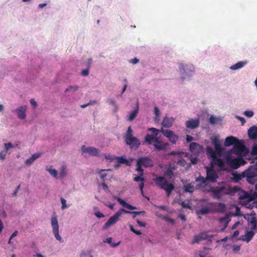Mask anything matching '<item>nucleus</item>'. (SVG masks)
<instances>
[{
    "label": "nucleus",
    "mask_w": 257,
    "mask_h": 257,
    "mask_svg": "<svg viewBox=\"0 0 257 257\" xmlns=\"http://www.w3.org/2000/svg\"><path fill=\"white\" fill-rule=\"evenodd\" d=\"M238 189L236 186L231 187L228 184L222 182L216 187H211L207 192L211 193V196L214 199L220 200L225 195L233 196Z\"/></svg>",
    "instance_id": "f257e3e1"
},
{
    "label": "nucleus",
    "mask_w": 257,
    "mask_h": 257,
    "mask_svg": "<svg viewBox=\"0 0 257 257\" xmlns=\"http://www.w3.org/2000/svg\"><path fill=\"white\" fill-rule=\"evenodd\" d=\"M234 180L237 182L243 178L250 184H254L257 181V164L249 167L241 174H233Z\"/></svg>",
    "instance_id": "f03ea898"
},
{
    "label": "nucleus",
    "mask_w": 257,
    "mask_h": 257,
    "mask_svg": "<svg viewBox=\"0 0 257 257\" xmlns=\"http://www.w3.org/2000/svg\"><path fill=\"white\" fill-rule=\"evenodd\" d=\"M211 140L214 145L215 151L211 147L207 146L206 148V153L209 158H215L216 155H221L222 153L221 143L216 136L211 138Z\"/></svg>",
    "instance_id": "7ed1b4c3"
},
{
    "label": "nucleus",
    "mask_w": 257,
    "mask_h": 257,
    "mask_svg": "<svg viewBox=\"0 0 257 257\" xmlns=\"http://www.w3.org/2000/svg\"><path fill=\"white\" fill-rule=\"evenodd\" d=\"M156 185L160 188L164 190L168 197L171 195L172 191L175 189V186L172 183H169L167 179L162 176H158L153 179Z\"/></svg>",
    "instance_id": "20e7f679"
},
{
    "label": "nucleus",
    "mask_w": 257,
    "mask_h": 257,
    "mask_svg": "<svg viewBox=\"0 0 257 257\" xmlns=\"http://www.w3.org/2000/svg\"><path fill=\"white\" fill-rule=\"evenodd\" d=\"M237 187L238 189L236 193L238 192V198L241 202L249 203L250 201L257 202V192L256 191H253L252 190H250L249 192H246L241 190L239 188Z\"/></svg>",
    "instance_id": "39448f33"
},
{
    "label": "nucleus",
    "mask_w": 257,
    "mask_h": 257,
    "mask_svg": "<svg viewBox=\"0 0 257 257\" xmlns=\"http://www.w3.org/2000/svg\"><path fill=\"white\" fill-rule=\"evenodd\" d=\"M154 163L153 160L148 157H144L139 158L137 161V168L136 170L141 175H144V170L143 167L150 168L153 167Z\"/></svg>",
    "instance_id": "423d86ee"
},
{
    "label": "nucleus",
    "mask_w": 257,
    "mask_h": 257,
    "mask_svg": "<svg viewBox=\"0 0 257 257\" xmlns=\"http://www.w3.org/2000/svg\"><path fill=\"white\" fill-rule=\"evenodd\" d=\"M225 159L227 164L233 169H236L246 164V162L242 158H235L229 154L226 155Z\"/></svg>",
    "instance_id": "0eeeda50"
},
{
    "label": "nucleus",
    "mask_w": 257,
    "mask_h": 257,
    "mask_svg": "<svg viewBox=\"0 0 257 257\" xmlns=\"http://www.w3.org/2000/svg\"><path fill=\"white\" fill-rule=\"evenodd\" d=\"M230 152L239 156H245L248 153V150L246 148L242 141L238 140L233 147L230 150Z\"/></svg>",
    "instance_id": "6e6552de"
},
{
    "label": "nucleus",
    "mask_w": 257,
    "mask_h": 257,
    "mask_svg": "<svg viewBox=\"0 0 257 257\" xmlns=\"http://www.w3.org/2000/svg\"><path fill=\"white\" fill-rule=\"evenodd\" d=\"M123 213H129V212L126 211V210L124 209H120L113 215L110 217L108 220L104 224L103 226V229H106L115 224L118 221L119 217L121 216Z\"/></svg>",
    "instance_id": "1a4fd4ad"
},
{
    "label": "nucleus",
    "mask_w": 257,
    "mask_h": 257,
    "mask_svg": "<svg viewBox=\"0 0 257 257\" xmlns=\"http://www.w3.org/2000/svg\"><path fill=\"white\" fill-rule=\"evenodd\" d=\"M206 171V179L211 183H215L218 178V174L212 167H205Z\"/></svg>",
    "instance_id": "9d476101"
},
{
    "label": "nucleus",
    "mask_w": 257,
    "mask_h": 257,
    "mask_svg": "<svg viewBox=\"0 0 257 257\" xmlns=\"http://www.w3.org/2000/svg\"><path fill=\"white\" fill-rule=\"evenodd\" d=\"M51 225L53 228V232L56 239L61 242H63V240L59 234V225L57 218L55 216H53L51 218Z\"/></svg>",
    "instance_id": "9b49d317"
},
{
    "label": "nucleus",
    "mask_w": 257,
    "mask_h": 257,
    "mask_svg": "<svg viewBox=\"0 0 257 257\" xmlns=\"http://www.w3.org/2000/svg\"><path fill=\"white\" fill-rule=\"evenodd\" d=\"M160 132L165 137L169 139L170 142H171L173 144H176L179 139V137L178 136L176 135L172 131L164 130L162 128L160 130Z\"/></svg>",
    "instance_id": "f8f14e48"
},
{
    "label": "nucleus",
    "mask_w": 257,
    "mask_h": 257,
    "mask_svg": "<svg viewBox=\"0 0 257 257\" xmlns=\"http://www.w3.org/2000/svg\"><path fill=\"white\" fill-rule=\"evenodd\" d=\"M125 144L128 145L131 149L137 150L141 145L140 140L135 137H130L124 139Z\"/></svg>",
    "instance_id": "ddd939ff"
},
{
    "label": "nucleus",
    "mask_w": 257,
    "mask_h": 257,
    "mask_svg": "<svg viewBox=\"0 0 257 257\" xmlns=\"http://www.w3.org/2000/svg\"><path fill=\"white\" fill-rule=\"evenodd\" d=\"M200 124L199 118H191L186 121V126L188 128L194 129L198 127Z\"/></svg>",
    "instance_id": "4468645a"
},
{
    "label": "nucleus",
    "mask_w": 257,
    "mask_h": 257,
    "mask_svg": "<svg viewBox=\"0 0 257 257\" xmlns=\"http://www.w3.org/2000/svg\"><path fill=\"white\" fill-rule=\"evenodd\" d=\"M27 109L26 105L21 106L16 109L13 110L12 111L17 112L18 116L19 118L24 119L26 118V111Z\"/></svg>",
    "instance_id": "2eb2a0df"
},
{
    "label": "nucleus",
    "mask_w": 257,
    "mask_h": 257,
    "mask_svg": "<svg viewBox=\"0 0 257 257\" xmlns=\"http://www.w3.org/2000/svg\"><path fill=\"white\" fill-rule=\"evenodd\" d=\"M155 149L157 151H164L165 150L168 145L167 143H164L163 141L156 138V142L153 144Z\"/></svg>",
    "instance_id": "dca6fc26"
},
{
    "label": "nucleus",
    "mask_w": 257,
    "mask_h": 257,
    "mask_svg": "<svg viewBox=\"0 0 257 257\" xmlns=\"http://www.w3.org/2000/svg\"><path fill=\"white\" fill-rule=\"evenodd\" d=\"M81 150L83 153H88L93 156H97L99 153L98 149L93 147H86L85 146L82 147Z\"/></svg>",
    "instance_id": "f3484780"
},
{
    "label": "nucleus",
    "mask_w": 257,
    "mask_h": 257,
    "mask_svg": "<svg viewBox=\"0 0 257 257\" xmlns=\"http://www.w3.org/2000/svg\"><path fill=\"white\" fill-rule=\"evenodd\" d=\"M190 151L195 155H198L202 150V147L196 143H191L189 146Z\"/></svg>",
    "instance_id": "a211bd4d"
},
{
    "label": "nucleus",
    "mask_w": 257,
    "mask_h": 257,
    "mask_svg": "<svg viewBox=\"0 0 257 257\" xmlns=\"http://www.w3.org/2000/svg\"><path fill=\"white\" fill-rule=\"evenodd\" d=\"M208 235L206 232H201L194 236V239L192 241L191 243H198L201 240L206 239Z\"/></svg>",
    "instance_id": "6ab92c4d"
},
{
    "label": "nucleus",
    "mask_w": 257,
    "mask_h": 257,
    "mask_svg": "<svg viewBox=\"0 0 257 257\" xmlns=\"http://www.w3.org/2000/svg\"><path fill=\"white\" fill-rule=\"evenodd\" d=\"M238 139L233 136H229L226 138L224 145L226 147H229L235 144L238 142Z\"/></svg>",
    "instance_id": "aec40b11"
},
{
    "label": "nucleus",
    "mask_w": 257,
    "mask_h": 257,
    "mask_svg": "<svg viewBox=\"0 0 257 257\" xmlns=\"http://www.w3.org/2000/svg\"><path fill=\"white\" fill-rule=\"evenodd\" d=\"M174 120L175 119L172 117H168L166 116L163 118L162 124L165 127H170L172 125Z\"/></svg>",
    "instance_id": "412c9836"
},
{
    "label": "nucleus",
    "mask_w": 257,
    "mask_h": 257,
    "mask_svg": "<svg viewBox=\"0 0 257 257\" xmlns=\"http://www.w3.org/2000/svg\"><path fill=\"white\" fill-rule=\"evenodd\" d=\"M41 153H37L33 154L29 159L25 161V164L30 166L33 163V162L38 158L40 157Z\"/></svg>",
    "instance_id": "4be33fe9"
},
{
    "label": "nucleus",
    "mask_w": 257,
    "mask_h": 257,
    "mask_svg": "<svg viewBox=\"0 0 257 257\" xmlns=\"http://www.w3.org/2000/svg\"><path fill=\"white\" fill-rule=\"evenodd\" d=\"M114 198L116 199L119 204H121L123 207L128 209L133 210L137 209V207L127 203L125 201L120 198H117L115 196H114Z\"/></svg>",
    "instance_id": "5701e85b"
},
{
    "label": "nucleus",
    "mask_w": 257,
    "mask_h": 257,
    "mask_svg": "<svg viewBox=\"0 0 257 257\" xmlns=\"http://www.w3.org/2000/svg\"><path fill=\"white\" fill-rule=\"evenodd\" d=\"M179 69L181 72L188 73L187 70L189 69L190 71L193 72L194 71V66L192 65H184L182 63L179 64Z\"/></svg>",
    "instance_id": "b1692460"
},
{
    "label": "nucleus",
    "mask_w": 257,
    "mask_h": 257,
    "mask_svg": "<svg viewBox=\"0 0 257 257\" xmlns=\"http://www.w3.org/2000/svg\"><path fill=\"white\" fill-rule=\"evenodd\" d=\"M255 215V213H251L249 215L250 217V223L252 225L251 227V230H257V221L256 220Z\"/></svg>",
    "instance_id": "393cba45"
},
{
    "label": "nucleus",
    "mask_w": 257,
    "mask_h": 257,
    "mask_svg": "<svg viewBox=\"0 0 257 257\" xmlns=\"http://www.w3.org/2000/svg\"><path fill=\"white\" fill-rule=\"evenodd\" d=\"M156 138H158L157 137H155L152 135H150L149 134H147L145 138V142L148 144V145H151L153 143H155L156 142Z\"/></svg>",
    "instance_id": "a878e982"
},
{
    "label": "nucleus",
    "mask_w": 257,
    "mask_h": 257,
    "mask_svg": "<svg viewBox=\"0 0 257 257\" xmlns=\"http://www.w3.org/2000/svg\"><path fill=\"white\" fill-rule=\"evenodd\" d=\"M247 63V61H239V62H238L237 63H235V64L232 65L231 66H230V68L231 70H233L239 69L243 67H244Z\"/></svg>",
    "instance_id": "bb28decb"
},
{
    "label": "nucleus",
    "mask_w": 257,
    "mask_h": 257,
    "mask_svg": "<svg viewBox=\"0 0 257 257\" xmlns=\"http://www.w3.org/2000/svg\"><path fill=\"white\" fill-rule=\"evenodd\" d=\"M139 111V104L137 103L136 108L133 110L128 115L127 120L129 121H133L138 115Z\"/></svg>",
    "instance_id": "cd10ccee"
},
{
    "label": "nucleus",
    "mask_w": 257,
    "mask_h": 257,
    "mask_svg": "<svg viewBox=\"0 0 257 257\" xmlns=\"http://www.w3.org/2000/svg\"><path fill=\"white\" fill-rule=\"evenodd\" d=\"M220 155H216L215 158H210L212 160V162L217 166L219 167H221L224 165V161L222 159L217 158V156H220Z\"/></svg>",
    "instance_id": "c85d7f7f"
},
{
    "label": "nucleus",
    "mask_w": 257,
    "mask_h": 257,
    "mask_svg": "<svg viewBox=\"0 0 257 257\" xmlns=\"http://www.w3.org/2000/svg\"><path fill=\"white\" fill-rule=\"evenodd\" d=\"M218 221H219L220 223H224L223 228L220 229L221 232H223L228 224V222L229 221L228 217L226 216L224 217L220 218L218 219Z\"/></svg>",
    "instance_id": "c756f323"
},
{
    "label": "nucleus",
    "mask_w": 257,
    "mask_h": 257,
    "mask_svg": "<svg viewBox=\"0 0 257 257\" xmlns=\"http://www.w3.org/2000/svg\"><path fill=\"white\" fill-rule=\"evenodd\" d=\"M254 235V232L253 231L250 230V231H247L244 235V237H245L244 238H243L242 239L247 242H249L252 239V238L253 237Z\"/></svg>",
    "instance_id": "7c9ffc66"
},
{
    "label": "nucleus",
    "mask_w": 257,
    "mask_h": 257,
    "mask_svg": "<svg viewBox=\"0 0 257 257\" xmlns=\"http://www.w3.org/2000/svg\"><path fill=\"white\" fill-rule=\"evenodd\" d=\"M211 212L210 209L208 207H204L201 209L200 210L197 211L198 215H205Z\"/></svg>",
    "instance_id": "2f4dec72"
},
{
    "label": "nucleus",
    "mask_w": 257,
    "mask_h": 257,
    "mask_svg": "<svg viewBox=\"0 0 257 257\" xmlns=\"http://www.w3.org/2000/svg\"><path fill=\"white\" fill-rule=\"evenodd\" d=\"M110 170H111L110 169L101 170V169H98L96 170V171L97 173L100 174L101 179L103 181H104L105 177L107 176V174H106L105 173H102V172L105 171H110Z\"/></svg>",
    "instance_id": "473e14b6"
},
{
    "label": "nucleus",
    "mask_w": 257,
    "mask_h": 257,
    "mask_svg": "<svg viewBox=\"0 0 257 257\" xmlns=\"http://www.w3.org/2000/svg\"><path fill=\"white\" fill-rule=\"evenodd\" d=\"M226 209V206L224 203H219L217 204V208L216 209L217 212H224Z\"/></svg>",
    "instance_id": "72a5a7b5"
},
{
    "label": "nucleus",
    "mask_w": 257,
    "mask_h": 257,
    "mask_svg": "<svg viewBox=\"0 0 257 257\" xmlns=\"http://www.w3.org/2000/svg\"><path fill=\"white\" fill-rule=\"evenodd\" d=\"M92 61V59H89L88 60V65L87 69L82 71L81 74L83 76H87L89 74V70L90 67V64Z\"/></svg>",
    "instance_id": "f704fd0d"
},
{
    "label": "nucleus",
    "mask_w": 257,
    "mask_h": 257,
    "mask_svg": "<svg viewBox=\"0 0 257 257\" xmlns=\"http://www.w3.org/2000/svg\"><path fill=\"white\" fill-rule=\"evenodd\" d=\"M196 181L200 182V185H202L208 181V180L206 179V177L204 178L202 176H199L198 177L196 178Z\"/></svg>",
    "instance_id": "c9c22d12"
},
{
    "label": "nucleus",
    "mask_w": 257,
    "mask_h": 257,
    "mask_svg": "<svg viewBox=\"0 0 257 257\" xmlns=\"http://www.w3.org/2000/svg\"><path fill=\"white\" fill-rule=\"evenodd\" d=\"M184 191L186 192L192 193L194 191L193 186L190 184H188L184 187Z\"/></svg>",
    "instance_id": "e433bc0d"
},
{
    "label": "nucleus",
    "mask_w": 257,
    "mask_h": 257,
    "mask_svg": "<svg viewBox=\"0 0 257 257\" xmlns=\"http://www.w3.org/2000/svg\"><path fill=\"white\" fill-rule=\"evenodd\" d=\"M60 177L61 178H64L66 175V166L63 165L60 169Z\"/></svg>",
    "instance_id": "4c0bfd02"
},
{
    "label": "nucleus",
    "mask_w": 257,
    "mask_h": 257,
    "mask_svg": "<svg viewBox=\"0 0 257 257\" xmlns=\"http://www.w3.org/2000/svg\"><path fill=\"white\" fill-rule=\"evenodd\" d=\"M134 137L133 135V130L131 126H128L126 134L124 136V139L128 138L130 137Z\"/></svg>",
    "instance_id": "58836bf2"
},
{
    "label": "nucleus",
    "mask_w": 257,
    "mask_h": 257,
    "mask_svg": "<svg viewBox=\"0 0 257 257\" xmlns=\"http://www.w3.org/2000/svg\"><path fill=\"white\" fill-rule=\"evenodd\" d=\"M173 169L174 168H169L165 172V176L168 177L170 179L173 176Z\"/></svg>",
    "instance_id": "ea45409f"
},
{
    "label": "nucleus",
    "mask_w": 257,
    "mask_h": 257,
    "mask_svg": "<svg viewBox=\"0 0 257 257\" xmlns=\"http://www.w3.org/2000/svg\"><path fill=\"white\" fill-rule=\"evenodd\" d=\"M127 212H129V213H125L126 214H134L133 218H135L136 215L144 214L146 212L145 211H130L128 210H126Z\"/></svg>",
    "instance_id": "a19ab883"
},
{
    "label": "nucleus",
    "mask_w": 257,
    "mask_h": 257,
    "mask_svg": "<svg viewBox=\"0 0 257 257\" xmlns=\"http://www.w3.org/2000/svg\"><path fill=\"white\" fill-rule=\"evenodd\" d=\"M107 102L108 103H109V104H110V105H112L113 106V107H114L113 111L114 112H116L118 110V107H117V105L116 104L115 102L113 100L108 99Z\"/></svg>",
    "instance_id": "79ce46f5"
},
{
    "label": "nucleus",
    "mask_w": 257,
    "mask_h": 257,
    "mask_svg": "<svg viewBox=\"0 0 257 257\" xmlns=\"http://www.w3.org/2000/svg\"><path fill=\"white\" fill-rule=\"evenodd\" d=\"M111 241H112V238L111 237H107L106 239V242H107L109 244H111V246L112 247H116L117 246H118L120 243V241H118L116 243H111Z\"/></svg>",
    "instance_id": "37998d69"
},
{
    "label": "nucleus",
    "mask_w": 257,
    "mask_h": 257,
    "mask_svg": "<svg viewBox=\"0 0 257 257\" xmlns=\"http://www.w3.org/2000/svg\"><path fill=\"white\" fill-rule=\"evenodd\" d=\"M116 160H117V162L119 164H127L128 163V161L122 157H116Z\"/></svg>",
    "instance_id": "c03bdc74"
},
{
    "label": "nucleus",
    "mask_w": 257,
    "mask_h": 257,
    "mask_svg": "<svg viewBox=\"0 0 257 257\" xmlns=\"http://www.w3.org/2000/svg\"><path fill=\"white\" fill-rule=\"evenodd\" d=\"M46 170L53 177L56 178L57 176L58 172L55 169L50 168L47 169Z\"/></svg>",
    "instance_id": "a18cd8bd"
},
{
    "label": "nucleus",
    "mask_w": 257,
    "mask_h": 257,
    "mask_svg": "<svg viewBox=\"0 0 257 257\" xmlns=\"http://www.w3.org/2000/svg\"><path fill=\"white\" fill-rule=\"evenodd\" d=\"M217 121H218L217 118L216 117H215V116L211 115L210 117L209 122L211 124H214L216 123L217 122Z\"/></svg>",
    "instance_id": "49530a36"
},
{
    "label": "nucleus",
    "mask_w": 257,
    "mask_h": 257,
    "mask_svg": "<svg viewBox=\"0 0 257 257\" xmlns=\"http://www.w3.org/2000/svg\"><path fill=\"white\" fill-rule=\"evenodd\" d=\"M149 131H151L153 134V136H154L155 137H157V136L158 135V133L160 131L159 130H158L156 128H154V127L149 128Z\"/></svg>",
    "instance_id": "de8ad7c7"
},
{
    "label": "nucleus",
    "mask_w": 257,
    "mask_h": 257,
    "mask_svg": "<svg viewBox=\"0 0 257 257\" xmlns=\"http://www.w3.org/2000/svg\"><path fill=\"white\" fill-rule=\"evenodd\" d=\"M105 158L106 160H109L110 161H112L116 160V157L115 156L111 155H107L105 156Z\"/></svg>",
    "instance_id": "09e8293b"
},
{
    "label": "nucleus",
    "mask_w": 257,
    "mask_h": 257,
    "mask_svg": "<svg viewBox=\"0 0 257 257\" xmlns=\"http://www.w3.org/2000/svg\"><path fill=\"white\" fill-rule=\"evenodd\" d=\"M144 182H141V183L139 185V188H140V191L141 192V194L143 195V196L144 197H146L148 200H149V197H146L144 195L143 188H144Z\"/></svg>",
    "instance_id": "8fccbe9b"
},
{
    "label": "nucleus",
    "mask_w": 257,
    "mask_h": 257,
    "mask_svg": "<svg viewBox=\"0 0 257 257\" xmlns=\"http://www.w3.org/2000/svg\"><path fill=\"white\" fill-rule=\"evenodd\" d=\"M253 114V112L251 110H246L244 112V114L248 117H251Z\"/></svg>",
    "instance_id": "3c124183"
},
{
    "label": "nucleus",
    "mask_w": 257,
    "mask_h": 257,
    "mask_svg": "<svg viewBox=\"0 0 257 257\" xmlns=\"http://www.w3.org/2000/svg\"><path fill=\"white\" fill-rule=\"evenodd\" d=\"M130 230L134 233H135L137 235L142 234V232H141V231L137 230L135 229L132 225H130Z\"/></svg>",
    "instance_id": "603ef678"
},
{
    "label": "nucleus",
    "mask_w": 257,
    "mask_h": 257,
    "mask_svg": "<svg viewBox=\"0 0 257 257\" xmlns=\"http://www.w3.org/2000/svg\"><path fill=\"white\" fill-rule=\"evenodd\" d=\"M142 175H140V176L135 177L134 178V180L136 182H139L140 181H141L142 182H145V178L142 177Z\"/></svg>",
    "instance_id": "864d4df0"
},
{
    "label": "nucleus",
    "mask_w": 257,
    "mask_h": 257,
    "mask_svg": "<svg viewBox=\"0 0 257 257\" xmlns=\"http://www.w3.org/2000/svg\"><path fill=\"white\" fill-rule=\"evenodd\" d=\"M78 89V87L75 86H69L68 88H66L65 90V92H68L69 91H75Z\"/></svg>",
    "instance_id": "5fc2aeb1"
},
{
    "label": "nucleus",
    "mask_w": 257,
    "mask_h": 257,
    "mask_svg": "<svg viewBox=\"0 0 257 257\" xmlns=\"http://www.w3.org/2000/svg\"><path fill=\"white\" fill-rule=\"evenodd\" d=\"M6 152H7L10 148H13L14 146L11 143H6L4 144Z\"/></svg>",
    "instance_id": "6e6d98bb"
},
{
    "label": "nucleus",
    "mask_w": 257,
    "mask_h": 257,
    "mask_svg": "<svg viewBox=\"0 0 257 257\" xmlns=\"http://www.w3.org/2000/svg\"><path fill=\"white\" fill-rule=\"evenodd\" d=\"M97 103V101L96 100H93V101H90L88 103L83 104L81 105V107L82 108H85L90 105H92L96 104Z\"/></svg>",
    "instance_id": "4d7b16f0"
},
{
    "label": "nucleus",
    "mask_w": 257,
    "mask_h": 257,
    "mask_svg": "<svg viewBox=\"0 0 257 257\" xmlns=\"http://www.w3.org/2000/svg\"><path fill=\"white\" fill-rule=\"evenodd\" d=\"M61 202L62 203V209H64L68 207V206L66 205V201L65 199L62 198H61Z\"/></svg>",
    "instance_id": "13d9d810"
},
{
    "label": "nucleus",
    "mask_w": 257,
    "mask_h": 257,
    "mask_svg": "<svg viewBox=\"0 0 257 257\" xmlns=\"http://www.w3.org/2000/svg\"><path fill=\"white\" fill-rule=\"evenodd\" d=\"M179 203L183 208L189 209L191 208V207L188 204L186 203L184 201H181Z\"/></svg>",
    "instance_id": "bf43d9fd"
},
{
    "label": "nucleus",
    "mask_w": 257,
    "mask_h": 257,
    "mask_svg": "<svg viewBox=\"0 0 257 257\" xmlns=\"http://www.w3.org/2000/svg\"><path fill=\"white\" fill-rule=\"evenodd\" d=\"M154 113H155L156 117H159L160 115V110L157 106H155L154 107Z\"/></svg>",
    "instance_id": "052dcab7"
},
{
    "label": "nucleus",
    "mask_w": 257,
    "mask_h": 257,
    "mask_svg": "<svg viewBox=\"0 0 257 257\" xmlns=\"http://www.w3.org/2000/svg\"><path fill=\"white\" fill-rule=\"evenodd\" d=\"M94 214L98 218H102L104 217V214L99 211L95 212Z\"/></svg>",
    "instance_id": "680f3d73"
},
{
    "label": "nucleus",
    "mask_w": 257,
    "mask_h": 257,
    "mask_svg": "<svg viewBox=\"0 0 257 257\" xmlns=\"http://www.w3.org/2000/svg\"><path fill=\"white\" fill-rule=\"evenodd\" d=\"M137 222L138 224V225L141 227H145L146 226V223L144 222H142L138 220L137 221Z\"/></svg>",
    "instance_id": "e2e57ef3"
},
{
    "label": "nucleus",
    "mask_w": 257,
    "mask_h": 257,
    "mask_svg": "<svg viewBox=\"0 0 257 257\" xmlns=\"http://www.w3.org/2000/svg\"><path fill=\"white\" fill-rule=\"evenodd\" d=\"M194 138L189 135H187L186 136V141L188 143L191 142L192 141H193Z\"/></svg>",
    "instance_id": "0e129e2a"
},
{
    "label": "nucleus",
    "mask_w": 257,
    "mask_h": 257,
    "mask_svg": "<svg viewBox=\"0 0 257 257\" xmlns=\"http://www.w3.org/2000/svg\"><path fill=\"white\" fill-rule=\"evenodd\" d=\"M30 103L35 107L37 106V102L34 99H31L30 100Z\"/></svg>",
    "instance_id": "69168bd1"
},
{
    "label": "nucleus",
    "mask_w": 257,
    "mask_h": 257,
    "mask_svg": "<svg viewBox=\"0 0 257 257\" xmlns=\"http://www.w3.org/2000/svg\"><path fill=\"white\" fill-rule=\"evenodd\" d=\"M6 154L5 153L2 152L0 153V159L4 160L6 158Z\"/></svg>",
    "instance_id": "338daca9"
},
{
    "label": "nucleus",
    "mask_w": 257,
    "mask_h": 257,
    "mask_svg": "<svg viewBox=\"0 0 257 257\" xmlns=\"http://www.w3.org/2000/svg\"><path fill=\"white\" fill-rule=\"evenodd\" d=\"M237 118L241 122L242 125H243L245 122V120L243 117L237 116Z\"/></svg>",
    "instance_id": "774afa93"
}]
</instances>
